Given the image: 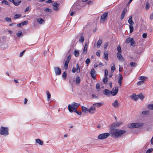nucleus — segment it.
Returning a JSON list of instances; mask_svg holds the SVG:
<instances>
[{"instance_id":"1","label":"nucleus","mask_w":153,"mask_h":153,"mask_svg":"<svg viewBox=\"0 0 153 153\" xmlns=\"http://www.w3.org/2000/svg\"><path fill=\"white\" fill-rule=\"evenodd\" d=\"M110 132L111 136L113 137L117 138L124 134L126 131L124 130H121L119 129H111Z\"/></svg>"},{"instance_id":"2","label":"nucleus","mask_w":153,"mask_h":153,"mask_svg":"<svg viewBox=\"0 0 153 153\" xmlns=\"http://www.w3.org/2000/svg\"><path fill=\"white\" fill-rule=\"evenodd\" d=\"M79 104L75 102H73L71 104L69 105L68 108L69 111L71 113L76 111L77 108L79 106Z\"/></svg>"},{"instance_id":"3","label":"nucleus","mask_w":153,"mask_h":153,"mask_svg":"<svg viewBox=\"0 0 153 153\" xmlns=\"http://www.w3.org/2000/svg\"><path fill=\"white\" fill-rule=\"evenodd\" d=\"M0 134L6 136L9 134V128L8 127L1 126L0 128Z\"/></svg>"},{"instance_id":"4","label":"nucleus","mask_w":153,"mask_h":153,"mask_svg":"<svg viewBox=\"0 0 153 153\" xmlns=\"http://www.w3.org/2000/svg\"><path fill=\"white\" fill-rule=\"evenodd\" d=\"M143 125V124L142 123H132L128 126L129 128H138Z\"/></svg>"},{"instance_id":"5","label":"nucleus","mask_w":153,"mask_h":153,"mask_svg":"<svg viewBox=\"0 0 153 153\" xmlns=\"http://www.w3.org/2000/svg\"><path fill=\"white\" fill-rule=\"evenodd\" d=\"M110 135V134L108 133H106L100 134L98 136V138L100 140H103L106 138Z\"/></svg>"},{"instance_id":"6","label":"nucleus","mask_w":153,"mask_h":153,"mask_svg":"<svg viewBox=\"0 0 153 153\" xmlns=\"http://www.w3.org/2000/svg\"><path fill=\"white\" fill-rule=\"evenodd\" d=\"M122 123L121 122H117L112 123L111 126V129H115L114 128L118 127Z\"/></svg>"},{"instance_id":"7","label":"nucleus","mask_w":153,"mask_h":153,"mask_svg":"<svg viewBox=\"0 0 153 153\" xmlns=\"http://www.w3.org/2000/svg\"><path fill=\"white\" fill-rule=\"evenodd\" d=\"M108 14V13L107 12H105L101 16L100 18V22L102 23H103L107 19Z\"/></svg>"},{"instance_id":"8","label":"nucleus","mask_w":153,"mask_h":153,"mask_svg":"<svg viewBox=\"0 0 153 153\" xmlns=\"http://www.w3.org/2000/svg\"><path fill=\"white\" fill-rule=\"evenodd\" d=\"M126 43H130V45L131 46H134L135 45V42L133 38H131L130 37L128 38L126 41Z\"/></svg>"},{"instance_id":"9","label":"nucleus","mask_w":153,"mask_h":153,"mask_svg":"<svg viewBox=\"0 0 153 153\" xmlns=\"http://www.w3.org/2000/svg\"><path fill=\"white\" fill-rule=\"evenodd\" d=\"M72 72L73 73H75L76 72L77 73H79L80 72V69L79 66L78 64L76 65V67H73L72 69Z\"/></svg>"},{"instance_id":"10","label":"nucleus","mask_w":153,"mask_h":153,"mask_svg":"<svg viewBox=\"0 0 153 153\" xmlns=\"http://www.w3.org/2000/svg\"><path fill=\"white\" fill-rule=\"evenodd\" d=\"M54 71L56 76L60 75L61 74V71L60 69L58 67H54Z\"/></svg>"},{"instance_id":"11","label":"nucleus","mask_w":153,"mask_h":153,"mask_svg":"<svg viewBox=\"0 0 153 153\" xmlns=\"http://www.w3.org/2000/svg\"><path fill=\"white\" fill-rule=\"evenodd\" d=\"M118 91V88L117 86L115 87L112 89L111 92V94L113 96H115L117 94Z\"/></svg>"},{"instance_id":"12","label":"nucleus","mask_w":153,"mask_h":153,"mask_svg":"<svg viewBox=\"0 0 153 153\" xmlns=\"http://www.w3.org/2000/svg\"><path fill=\"white\" fill-rule=\"evenodd\" d=\"M90 74L93 79H94L96 76V72L94 68L91 69Z\"/></svg>"},{"instance_id":"13","label":"nucleus","mask_w":153,"mask_h":153,"mask_svg":"<svg viewBox=\"0 0 153 153\" xmlns=\"http://www.w3.org/2000/svg\"><path fill=\"white\" fill-rule=\"evenodd\" d=\"M96 111V109L93 105L88 109V111L91 114H94Z\"/></svg>"},{"instance_id":"14","label":"nucleus","mask_w":153,"mask_h":153,"mask_svg":"<svg viewBox=\"0 0 153 153\" xmlns=\"http://www.w3.org/2000/svg\"><path fill=\"white\" fill-rule=\"evenodd\" d=\"M117 56L119 60L121 62H123V57L122 56V55L119 52H118L117 54Z\"/></svg>"},{"instance_id":"15","label":"nucleus","mask_w":153,"mask_h":153,"mask_svg":"<svg viewBox=\"0 0 153 153\" xmlns=\"http://www.w3.org/2000/svg\"><path fill=\"white\" fill-rule=\"evenodd\" d=\"M118 83L120 86H121L122 85V83L123 76L120 73L119 75Z\"/></svg>"},{"instance_id":"16","label":"nucleus","mask_w":153,"mask_h":153,"mask_svg":"<svg viewBox=\"0 0 153 153\" xmlns=\"http://www.w3.org/2000/svg\"><path fill=\"white\" fill-rule=\"evenodd\" d=\"M130 97L132 100L135 101H137L139 98L138 96L135 94H133Z\"/></svg>"},{"instance_id":"17","label":"nucleus","mask_w":153,"mask_h":153,"mask_svg":"<svg viewBox=\"0 0 153 153\" xmlns=\"http://www.w3.org/2000/svg\"><path fill=\"white\" fill-rule=\"evenodd\" d=\"M112 105L115 108L118 107L119 103L117 100H116L112 104Z\"/></svg>"},{"instance_id":"18","label":"nucleus","mask_w":153,"mask_h":153,"mask_svg":"<svg viewBox=\"0 0 153 153\" xmlns=\"http://www.w3.org/2000/svg\"><path fill=\"white\" fill-rule=\"evenodd\" d=\"M103 104V103H97L93 104V106L95 108L96 107L99 108L101 107Z\"/></svg>"},{"instance_id":"19","label":"nucleus","mask_w":153,"mask_h":153,"mask_svg":"<svg viewBox=\"0 0 153 153\" xmlns=\"http://www.w3.org/2000/svg\"><path fill=\"white\" fill-rule=\"evenodd\" d=\"M126 11L127 10L126 9H124L122 11L120 17V19H123L124 18Z\"/></svg>"},{"instance_id":"20","label":"nucleus","mask_w":153,"mask_h":153,"mask_svg":"<svg viewBox=\"0 0 153 153\" xmlns=\"http://www.w3.org/2000/svg\"><path fill=\"white\" fill-rule=\"evenodd\" d=\"M111 91H110L109 90L107 89H105L103 91V93L106 95H109L110 94H111Z\"/></svg>"},{"instance_id":"21","label":"nucleus","mask_w":153,"mask_h":153,"mask_svg":"<svg viewBox=\"0 0 153 153\" xmlns=\"http://www.w3.org/2000/svg\"><path fill=\"white\" fill-rule=\"evenodd\" d=\"M37 22L40 24H43L45 23V21L41 18H38L37 19Z\"/></svg>"},{"instance_id":"22","label":"nucleus","mask_w":153,"mask_h":153,"mask_svg":"<svg viewBox=\"0 0 153 153\" xmlns=\"http://www.w3.org/2000/svg\"><path fill=\"white\" fill-rule=\"evenodd\" d=\"M36 142L39 144L40 145L42 146L43 143V142L42 141L39 139H36L35 140Z\"/></svg>"},{"instance_id":"23","label":"nucleus","mask_w":153,"mask_h":153,"mask_svg":"<svg viewBox=\"0 0 153 153\" xmlns=\"http://www.w3.org/2000/svg\"><path fill=\"white\" fill-rule=\"evenodd\" d=\"M108 52L107 51H105L104 52V58L107 60H108Z\"/></svg>"},{"instance_id":"24","label":"nucleus","mask_w":153,"mask_h":153,"mask_svg":"<svg viewBox=\"0 0 153 153\" xmlns=\"http://www.w3.org/2000/svg\"><path fill=\"white\" fill-rule=\"evenodd\" d=\"M87 48H88V46L86 44V43H85V45L83 49V53L84 54H85L87 52Z\"/></svg>"},{"instance_id":"25","label":"nucleus","mask_w":153,"mask_h":153,"mask_svg":"<svg viewBox=\"0 0 153 153\" xmlns=\"http://www.w3.org/2000/svg\"><path fill=\"white\" fill-rule=\"evenodd\" d=\"M102 40L101 39H100L97 42V48H99L100 46L102 43Z\"/></svg>"},{"instance_id":"26","label":"nucleus","mask_w":153,"mask_h":153,"mask_svg":"<svg viewBox=\"0 0 153 153\" xmlns=\"http://www.w3.org/2000/svg\"><path fill=\"white\" fill-rule=\"evenodd\" d=\"M21 1L20 0H15L14 1L13 3L15 6L19 5L21 3Z\"/></svg>"},{"instance_id":"27","label":"nucleus","mask_w":153,"mask_h":153,"mask_svg":"<svg viewBox=\"0 0 153 153\" xmlns=\"http://www.w3.org/2000/svg\"><path fill=\"white\" fill-rule=\"evenodd\" d=\"M0 46H1V48L3 49H6L8 47L7 44L5 43H3Z\"/></svg>"},{"instance_id":"28","label":"nucleus","mask_w":153,"mask_h":153,"mask_svg":"<svg viewBox=\"0 0 153 153\" xmlns=\"http://www.w3.org/2000/svg\"><path fill=\"white\" fill-rule=\"evenodd\" d=\"M88 109L85 107H82V111L83 112L86 113L87 111H88Z\"/></svg>"},{"instance_id":"29","label":"nucleus","mask_w":153,"mask_h":153,"mask_svg":"<svg viewBox=\"0 0 153 153\" xmlns=\"http://www.w3.org/2000/svg\"><path fill=\"white\" fill-rule=\"evenodd\" d=\"M79 51L78 50H76L74 52V54L76 57H77L79 55Z\"/></svg>"},{"instance_id":"30","label":"nucleus","mask_w":153,"mask_h":153,"mask_svg":"<svg viewBox=\"0 0 153 153\" xmlns=\"http://www.w3.org/2000/svg\"><path fill=\"white\" fill-rule=\"evenodd\" d=\"M46 94L47 96V99L48 100L51 97V94L48 91H46Z\"/></svg>"},{"instance_id":"31","label":"nucleus","mask_w":153,"mask_h":153,"mask_svg":"<svg viewBox=\"0 0 153 153\" xmlns=\"http://www.w3.org/2000/svg\"><path fill=\"white\" fill-rule=\"evenodd\" d=\"M69 62L68 61H66L64 65V67L65 68V69H67L68 67V64Z\"/></svg>"},{"instance_id":"32","label":"nucleus","mask_w":153,"mask_h":153,"mask_svg":"<svg viewBox=\"0 0 153 153\" xmlns=\"http://www.w3.org/2000/svg\"><path fill=\"white\" fill-rule=\"evenodd\" d=\"M17 35L19 37H22L23 36L22 33L21 31H19L16 33Z\"/></svg>"},{"instance_id":"33","label":"nucleus","mask_w":153,"mask_h":153,"mask_svg":"<svg viewBox=\"0 0 153 153\" xmlns=\"http://www.w3.org/2000/svg\"><path fill=\"white\" fill-rule=\"evenodd\" d=\"M80 81V79L79 77L77 76L76 78V84H79Z\"/></svg>"},{"instance_id":"34","label":"nucleus","mask_w":153,"mask_h":153,"mask_svg":"<svg viewBox=\"0 0 153 153\" xmlns=\"http://www.w3.org/2000/svg\"><path fill=\"white\" fill-rule=\"evenodd\" d=\"M84 37L82 35H81L79 39V41L81 42H83L84 41Z\"/></svg>"},{"instance_id":"35","label":"nucleus","mask_w":153,"mask_h":153,"mask_svg":"<svg viewBox=\"0 0 153 153\" xmlns=\"http://www.w3.org/2000/svg\"><path fill=\"white\" fill-rule=\"evenodd\" d=\"M128 22L129 24L130 25H133L134 24V23L132 21V19H129L128 20Z\"/></svg>"},{"instance_id":"36","label":"nucleus","mask_w":153,"mask_h":153,"mask_svg":"<svg viewBox=\"0 0 153 153\" xmlns=\"http://www.w3.org/2000/svg\"><path fill=\"white\" fill-rule=\"evenodd\" d=\"M130 65L133 67H135L137 65V64L132 62L130 63Z\"/></svg>"},{"instance_id":"37","label":"nucleus","mask_w":153,"mask_h":153,"mask_svg":"<svg viewBox=\"0 0 153 153\" xmlns=\"http://www.w3.org/2000/svg\"><path fill=\"white\" fill-rule=\"evenodd\" d=\"M148 108L149 109L153 110V104L149 105L148 106Z\"/></svg>"},{"instance_id":"38","label":"nucleus","mask_w":153,"mask_h":153,"mask_svg":"<svg viewBox=\"0 0 153 153\" xmlns=\"http://www.w3.org/2000/svg\"><path fill=\"white\" fill-rule=\"evenodd\" d=\"M2 3L6 5H9V3L8 1L4 0L2 1Z\"/></svg>"},{"instance_id":"39","label":"nucleus","mask_w":153,"mask_h":153,"mask_svg":"<svg viewBox=\"0 0 153 153\" xmlns=\"http://www.w3.org/2000/svg\"><path fill=\"white\" fill-rule=\"evenodd\" d=\"M21 15L20 14H16L14 16L13 18L14 19H17L21 17Z\"/></svg>"},{"instance_id":"40","label":"nucleus","mask_w":153,"mask_h":153,"mask_svg":"<svg viewBox=\"0 0 153 153\" xmlns=\"http://www.w3.org/2000/svg\"><path fill=\"white\" fill-rule=\"evenodd\" d=\"M150 7V5L149 2H147L146 3V10H148Z\"/></svg>"},{"instance_id":"41","label":"nucleus","mask_w":153,"mask_h":153,"mask_svg":"<svg viewBox=\"0 0 153 153\" xmlns=\"http://www.w3.org/2000/svg\"><path fill=\"white\" fill-rule=\"evenodd\" d=\"M103 81L105 84L107 83V82L108 81V78L107 76L105 77L103 79Z\"/></svg>"},{"instance_id":"42","label":"nucleus","mask_w":153,"mask_h":153,"mask_svg":"<svg viewBox=\"0 0 153 153\" xmlns=\"http://www.w3.org/2000/svg\"><path fill=\"white\" fill-rule=\"evenodd\" d=\"M142 114L144 115H148L149 114V112L147 111H143L142 112Z\"/></svg>"},{"instance_id":"43","label":"nucleus","mask_w":153,"mask_h":153,"mask_svg":"<svg viewBox=\"0 0 153 153\" xmlns=\"http://www.w3.org/2000/svg\"><path fill=\"white\" fill-rule=\"evenodd\" d=\"M146 79L147 78L146 77L143 76H140L139 77V79H141L142 80H144Z\"/></svg>"},{"instance_id":"44","label":"nucleus","mask_w":153,"mask_h":153,"mask_svg":"<svg viewBox=\"0 0 153 153\" xmlns=\"http://www.w3.org/2000/svg\"><path fill=\"white\" fill-rule=\"evenodd\" d=\"M144 83V81L143 80H141V81H140L138 82L137 83V85H141L143 84Z\"/></svg>"},{"instance_id":"45","label":"nucleus","mask_w":153,"mask_h":153,"mask_svg":"<svg viewBox=\"0 0 153 153\" xmlns=\"http://www.w3.org/2000/svg\"><path fill=\"white\" fill-rule=\"evenodd\" d=\"M138 96L139 98L141 100H143L144 98V96L143 95L142 93L140 94Z\"/></svg>"},{"instance_id":"46","label":"nucleus","mask_w":153,"mask_h":153,"mask_svg":"<svg viewBox=\"0 0 153 153\" xmlns=\"http://www.w3.org/2000/svg\"><path fill=\"white\" fill-rule=\"evenodd\" d=\"M115 65L114 64H112V66L111 67V70L114 71L115 70Z\"/></svg>"},{"instance_id":"47","label":"nucleus","mask_w":153,"mask_h":153,"mask_svg":"<svg viewBox=\"0 0 153 153\" xmlns=\"http://www.w3.org/2000/svg\"><path fill=\"white\" fill-rule=\"evenodd\" d=\"M5 20L9 22H11V18L9 17H6L5 18Z\"/></svg>"},{"instance_id":"48","label":"nucleus","mask_w":153,"mask_h":153,"mask_svg":"<svg viewBox=\"0 0 153 153\" xmlns=\"http://www.w3.org/2000/svg\"><path fill=\"white\" fill-rule=\"evenodd\" d=\"M62 76L63 78L65 79L66 77V73L64 72L62 74Z\"/></svg>"},{"instance_id":"49","label":"nucleus","mask_w":153,"mask_h":153,"mask_svg":"<svg viewBox=\"0 0 153 153\" xmlns=\"http://www.w3.org/2000/svg\"><path fill=\"white\" fill-rule=\"evenodd\" d=\"M132 25L129 26V28L130 30V33H131L133 30V27L132 26Z\"/></svg>"},{"instance_id":"50","label":"nucleus","mask_w":153,"mask_h":153,"mask_svg":"<svg viewBox=\"0 0 153 153\" xmlns=\"http://www.w3.org/2000/svg\"><path fill=\"white\" fill-rule=\"evenodd\" d=\"M153 150V149L151 148L150 149H149L147 150L146 153H150Z\"/></svg>"},{"instance_id":"51","label":"nucleus","mask_w":153,"mask_h":153,"mask_svg":"<svg viewBox=\"0 0 153 153\" xmlns=\"http://www.w3.org/2000/svg\"><path fill=\"white\" fill-rule=\"evenodd\" d=\"M100 50H98L96 53V55L99 57L100 56Z\"/></svg>"},{"instance_id":"52","label":"nucleus","mask_w":153,"mask_h":153,"mask_svg":"<svg viewBox=\"0 0 153 153\" xmlns=\"http://www.w3.org/2000/svg\"><path fill=\"white\" fill-rule=\"evenodd\" d=\"M28 23V21H24L22 23V25H27Z\"/></svg>"},{"instance_id":"53","label":"nucleus","mask_w":153,"mask_h":153,"mask_svg":"<svg viewBox=\"0 0 153 153\" xmlns=\"http://www.w3.org/2000/svg\"><path fill=\"white\" fill-rule=\"evenodd\" d=\"M90 62V60L89 58H87L85 61V63L88 65L89 63Z\"/></svg>"},{"instance_id":"54","label":"nucleus","mask_w":153,"mask_h":153,"mask_svg":"<svg viewBox=\"0 0 153 153\" xmlns=\"http://www.w3.org/2000/svg\"><path fill=\"white\" fill-rule=\"evenodd\" d=\"M44 10L45 11L48 12H51V10L50 9L48 8H46Z\"/></svg>"},{"instance_id":"55","label":"nucleus","mask_w":153,"mask_h":153,"mask_svg":"<svg viewBox=\"0 0 153 153\" xmlns=\"http://www.w3.org/2000/svg\"><path fill=\"white\" fill-rule=\"evenodd\" d=\"M117 51L118 52H119L120 53H121V48L120 46H118L117 47Z\"/></svg>"},{"instance_id":"56","label":"nucleus","mask_w":153,"mask_h":153,"mask_svg":"<svg viewBox=\"0 0 153 153\" xmlns=\"http://www.w3.org/2000/svg\"><path fill=\"white\" fill-rule=\"evenodd\" d=\"M96 88L97 89H100V85L99 83H97L96 85Z\"/></svg>"},{"instance_id":"57","label":"nucleus","mask_w":153,"mask_h":153,"mask_svg":"<svg viewBox=\"0 0 153 153\" xmlns=\"http://www.w3.org/2000/svg\"><path fill=\"white\" fill-rule=\"evenodd\" d=\"M147 36V34L146 33H144L142 35V37L144 38H145Z\"/></svg>"},{"instance_id":"58","label":"nucleus","mask_w":153,"mask_h":153,"mask_svg":"<svg viewBox=\"0 0 153 153\" xmlns=\"http://www.w3.org/2000/svg\"><path fill=\"white\" fill-rule=\"evenodd\" d=\"M92 97L93 98H95V99H98V96H96L95 95L93 94L92 95Z\"/></svg>"},{"instance_id":"59","label":"nucleus","mask_w":153,"mask_h":153,"mask_svg":"<svg viewBox=\"0 0 153 153\" xmlns=\"http://www.w3.org/2000/svg\"><path fill=\"white\" fill-rule=\"evenodd\" d=\"M108 74V72L107 70L105 71V77L107 76Z\"/></svg>"},{"instance_id":"60","label":"nucleus","mask_w":153,"mask_h":153,"mask_svg":"<svg viewBox=\"0 0 153 153\" xmlns=\"http://www.w3.org/2000/svg\"><path fill=\"white\" fill-rule=\"evenodd\" d=\"M71 55H69L67 57V59L66 61H68L69 62V61L71 59Z\"/></svg>"},{"instance_id":"61","label":"nucleus","mask_w":153,"mask_h":153,"mask_svg":"<svg viewBox=\"0 0 153 153\" xmlns=\"http://www.w3.org/2000/svg\"><path fill=\"white\" fill-rule=\"evenodd\" d=\"M25 51V50H24L23 51H22L21 53L19 55V56L20 57H21L22 56Z\"/></svg>"},{"instance_id":"62","label":"nucleus","mask_w":153,"mask_h":153,"mask_svg":"<svg viewBox=\"0 0 153 153\" xmlns=\"http://www.w3.org/2000/svg\"><path fill=\"white\" fill-rule=\"evenodd\" d=\"M108 43L107 42L105 44V45H104V48L105 49L107 47V46H108Z\"/></svg>"},{"instance_id":"63","label":"nucleus","mask_w":153,"mask_h":153,"mask_svg":"<svg viewBox=\"0 0 153 153\" xmlns=\"http://www.w3.org/2000/svg\"><path fill=\"white\" fill-rule=\"evenodd\" d=\"M74 112L76 113L77 114L79 115H80L82 113L81 112L77 111L76 110V111H74Z\"/></svg>"},{"instance_id":"64","label":"nucleus","mask_w":153,"mask_h":153,"mask_svg":"<svg viewBox=\"0 0 153 153\" xmlns=\"http://www.w3.org/2000/svg\"><path fill=\"white\" fill-rule=\"evenodd\" d=\"M150 18L151 20L153 19V13L150 15Z\"/></svg>"}]
</instances>
